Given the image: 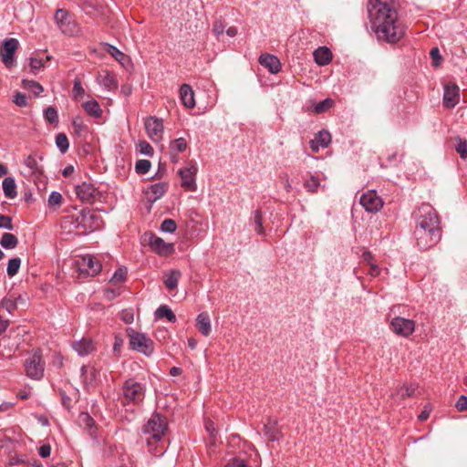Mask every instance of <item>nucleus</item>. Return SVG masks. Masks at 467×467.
Returning <instances> with one entry per match:
<instances>
[{"mask_svg": "<svg viewBox=\"0 0 467 467\" xmlns=\"http://www.w3.org/2000/svg\"><path fill=\"white\" fill-rule=\"evenodd\" d=\"M368 12L378 40L396 44L404 37L406 26L399 19L392 0H368Z\"/></svg>", "mask_w": 467, "mask_h": 467, "instance_id": "f257e3e1", "label": "nucleus"}, {"mask_svg": "<svg viewBox=\"0 0 467 467\" xmlns=\"http://www.w3.org/2000/svg\"><path fill=\"white\" fill-rule=\"evenodd\" d=\"M415 229L441 231L440 220L434 208L428 204H421L413 213Z\"/></svg>", "mask_w": 467, "mask_h": 467, "instance_id": "f03ea898", "label": "nucleus"}, {"mask_svg": "<svg viewBox=\"0 0 467 467\" xmlns=\"http://www.w3.org/2000/svg\"><path fill=\"white\" fill-rule=\"evenodd\" d=\"M146 387L141 382L130 378L126 379L121 387L122 404L123 405H138L141 403L145 398Z\"/></svg>", "mask_w": 467, "mask_h": 467, "instance_id": "7ed1b4c3", "label": "nucleus"}, {"mask_svg": "<svg viewBox=\"0 0 467 467\" xmlns=\"http://www.w3.org/2000/svg\"><path fill=\"white\" fill-rule=\"evenodd\" d=\"M128 335L130 337V346L131 349L142 353L147 357L152 355L154 343L146 334L129 329Z\"/></svg>", "mask_w": 467, "mask_h": 467, "instance_id": "20e7f679", "label": "nucleus"}, {"mask_svg": "<svg viewBox=\"0 0 467 467\" xmlns=\"http://www.w3.org/2000/svg\"><path fill=\"white\" fill-rule=\"evenodd\" d=\"M26 374L32 379H41L44 376L45 363L42 361L41 351L34 349L25 361Z\"/></svg>", "mask_w": 467, "mask_h": 467, "instance_id": "39448f33", "label": "nucleus"}, {"mask_svg": "<svg viewBox=\"0 0 467 467\" xmlns=\"http://www.w3.org/2000/svg\"><path fill=\"white\" fill-rule=\"evenodd\" d=\"M441 231L414 229L416 244L420 250H428L441 240Z\"/></svg>", "mask_w": 467, "mask_h": 467, "instance_id": "423d86ee", "label": "nucleus"}, {"mask_svg": "<svg viewBox=\"0 0 467 467\" xmlns=\"http://www.w3.org/2000/svg\"><path fill=\"white\" fill-rule=\"evenodd\" d=\"M80 274L94 276L101 271V264L90 254L83 255L76 260Z\"/></svg>", "mask_w": 467, "mask_h": 467, "instance_id": "0eeeda50", "label": "nucleus"}, {"mask_svg": "<svg viewBox=\"0 0 467 467\" xmlns=\"http://www.w3.org/2000/svg\"><path fill=\"white\" fill-rule=\"evenodd\" d=\"M167 425L160 414H153L144 426V432L150 434L152 439L160 441L163 436Z\"/></svg>", "mask_w": 467, "mask_h": 467, "instance_id": "6e6552de", "label": "nucleus"}, {"mask_svg": "<svg viewBox=\"0 0 467 467\" xmlns=\"http://www.w3.org/2000/svg\"><path fill=\"white\" fill-rule=\"evenodd\" d=\"M392 331L400 337H409L415 331V322L401 317H395L390 321Z\"/></svg>", "mask_w": 467, "mask_h": 467, "instance_id": "1a4fd4ad", "label": "nucleus"}, {"mask_svg": "<svg viewBox=\"0 0 467 467\" xmlns=\"http://www.w3.org/2000/svg\"><path fill=\"white\" fill-rule=\"evenodd\" d=\"M144 126L148 137L153 142H158L161 140L164 131L161 119L154 116L148 117L144 121Z\"/></svg>", "mask_w": 467, "mask_h": 467, "instance_id": "9d476101", "label": "nucleus"}, {"mask_svg": "<svg viewBox=\"0 0 467 467\" xmlns=\"http://www.w3.org/2000/svg\"><path fill=\"white\" fill-rule=\"evenodd\" d=\"M19 47V42L16 38H6L4 40L0 48V54L3 63L10 67L14 65L15 53Z\"/></svg>", "mask_w": 467, "mask_h": 467, "instance_id": "9b49d317", "label": "nucleus"}, {"mask_svg": "<svg viewBox=\"0 0 467 467\" xmlns=\"http://www.w3.org/2000/svg\"><path fill=\"white\" fill-rule=\"evenodd\" d=\"M359 202L364 207V209L368 213H377L383 206V202L381 198L373 190L368 191L367 192L363 193L360 196Z\"/></svg>", "mask_w": 467, "mask_h": 467, "instance_id": "f8f14e48", "label": "nucleus"}, {"mask_svg": "<svg viewBox=\"0 0 467 467\" xmlns=\"http://www.w3.org/2000/svg\"><path fill=\"white\" fill-rule=\"evenodd\" d=\"M75 192L81 202L88 203L93 202L99 194L94 184L86 182L77 185Z\"/></svg>", "mask_w": 467, "mask_h": 467, "instance_id": "ddd939ff", "label": "nucleus"}, {"mask_svg": "<svg viewBox=\"0 0 467 467\" xmlns=\"http://www.w3.org/2000/svg\"><path fill=\"white\" fill-rule=\"evenodd\" d=\"M197 173V166L196 163H191L189 167L181 169L179 171V175L182 178V187L189 190L195 191L196 183H195V176Z\"/></svg>", "mask_w": 467, "mask_h": 467, "instance_id": "4468645a", "label": "nucleus"}, {"mask_svg": "<svg viewBox=\"0 0 467 467\" xmlns=\"http://www.w3.org/2000/svg\"><path fill=\"white\" fill-rule=\"evenodd\" d=\"M54 18L63 34L73 35L75 33L77 26L68 20V13L66 10L57 9Z\"/></svg>", "mask_w": 467, "mask_h": 467, "instance_id": "2eb2a0df", "label": "nucleus"}, {"mask_svg": "<svg viewBox=\"0 0 467 467\" xmlns=\"http://www.w3.org/2000/svg\"><path fill=\"white\" fill-rule=\"evenodd\" d=\"M460 88L454 83H448L444 86L443 104L447 108H453L459 102Z\"/></svg>", "mask_w": 467, "mask_h": 467, "instance_id": "dca6fc26", "label": "nucleus"}, {"mask_svg": "<svg viewBox=\"0 0 467 467\" xmlns=\"http://www.w3.org/2000/svg\"><path fill=\"white\" fill-rule=\"evenodd\" d=\"M24 166L26 171L23 172L25 176H34L39 178L43 174V169L39 164L38 158L35 155H28L24 160Z\"/></svg>", "mask_w": 467, "mask_h": 467, "instance_id": "f3484780", "label": "nucleus"}, {"mask_svg": "<svg viewBox=\"0 0 467 467\" xmlns=\"http://www.w3.org/2000/svg\"><path fill=\"white\" fill-rule=\"evenodd\" d=\"M150 246L153 251L160 254H170L174 251L173 244L166 243L161 237L152 235L150 238Z\"/></svg>", "mask_w": 467, "mask_h": 467, "instance_id": "a211bd4d", "label": "nucleus"}, {"mask_svg": "<svg viewBox=\"0 0 467 467\" xmlns=\"http://www.w3.org/2000/svg\"><path fill=\"white\" fill-rule=\"evenodd\" d=\"M168 190V184L166 182H158L151 184L148 187L145 192L146 198L150 203L155 202L157 200L161 198Z\"/></svg>", "mask_w": 467, "mask_h": 467, "instance_id": "6ab92c4d", "label": "nucleus"}, {"mask_svg": "<svg viewBox=\"0 0 467 467\" xmlns=\"http://www.w3.org/2000/svg\"><path fill=\"white\" fill-rule=\"evenodd\" d=\"M259 63L261 66L266 67L272 74H276L281 70V63L279 59L274 55H262L259 57Z\"/></svg>", "mask_w": 467, "mask_h": 467, "instance_id": "aec40b11", "label": "nucleus"}, {"mask_svg": "<svg viewBox=\"0 0 467 467\" xmlns=\"http://www.w3.org/2000/svg\"><path fill=\"white\" fill-rule=\"evenodd\" d=\"M180 99L182 103L189 109L195 106L194 92L192 87L188 84H182L180 88Z\"/></svg>", "mask_w": 467, "mask_h": 467, "instance_id": "412c9836", "label": "nucleus"}, {"mask_svg": "<svg viewBox=\"0 0 467 467\" xmlns=\"http://www.w3.org/2000/svg\"><path fill=\"white\" fill-rule=\"evenodd\" d=\"M72 348L82 357L88 355L95 349L92 340L88 338L74 342Z\"/></svg>", "mask_w": 467, "mask_h": 467, "instance_id": "4be33fe9", "label": "nucleus"}, {"mask_svg": "<svg viewBox=\"0 0 467 467\" xmlns=\"http://www.w3.org/2000/svg\"><path fill=\"white\" fill-rule=\"evenodd\" d=\"M314 58L317 65L326 66L332 59V53L327 47H319L314 51Z\"/></svg>", "mask_w": 467, "mask_h": 467, "instance_id": "5701e85b", "label": "nucleus"}, {"mask_svg": "<svg viewBox=\"0 0 467 467\" xmlns=\"http://www.w3.org/2000/svg\"><path fill=\"white\" fill-rule=\"evenodd\" d=\"M196 327L203 336L207 337L210 335L212 327L211 319L207 313L202 312L197 316Z\"/></svg>", "mask_w": 467, "mask_h": 467, "instance_id": "b1692460", "label": "nucleus"}, {"mask_svg": "<svg viewBox=\"0 0 467 467\" xmlns=\"http://www.w3.org/2000/svg\"><path fill=\"white\" fill-rule=\"evenodd\" d=\"M99 84L103 86L108 90H112L117 88V81L113 74L109 71H103L99 74Z\"/></svg>", "mask_w": 467, "mask_h": 467, "instance_id": "393cba45", "label": "nucleus"}, {"mask_svg": "<svg viewBox=\"0 0 467 467\" xmlns=\"http://www.w3.org/2000/svg\"><path fill=\"white\" fill-rule=\"evenodd\" d=\"M2 188L6 198L14 199L16 197V184L13 177H5L2 182Z\"/></svg>", "mask_w": 467, "mask_h": 467, "instance_id": "a878e982", "label": "nucleus"}, {"mask_svg": "<svg viewBox=\"0 0 467 467\" xmlns=\"http://www.w3.org/2000/svg\"><path fill=\"white\" fill-rule=\"evenodd\" d=\"M264 433L268 441H278L281 436V432L276 426L275 421L268 420L264 426Z\"/></svg>", "mask_w": 467, "mask_h": 467, "instance_id": "bb28decb", "label": "nucleus"}, {"mask_svg": "<svg viewBox=\"0 0 467 467\" xmlns=\"http://www.w3.org/2000/svg\"><path fill=\"white\" fill-rule=\"evenodd\" d=\"M181 276L182 273L179 270L171 269L165 275L163 283L169 290H174Z\"/></svg>", "mask_w": 467, "mask_h": 467, "instance_id": "cd10ccee", "label": "nucleus"}, {"mask_svg": "<svg viewBox=\"0 0 467 467\" xmlns=\"http://www.w3.org/2000/svg\"><path fill=\"white\" fill-rule=\"evenodd\" d=\"M84 110L89 115L94 118H100L102 115V109L95 99H90L83 103L82 105Z\"/></svg>", "mask_w": 467, "mask_h": 467, "instance_id": "c85d7f7f", "label": "nucleus"}, {"mask_svg": "<svg viewBox=\"0 0 467 467\" xmlns=\"http://www.w3.org/2000/svg\"><path fill=\"white\" fill-rule=\"evenodd\" d=\"M102 47L104 51H106L108 54H109L112 57H114L117 61H119L121 64H124V62L128 58L123 52H121L113 45H110L109 43H103Z\"/></svg>", "mask_w": 467, "mask_h": 467, "instance_id": "c756f323", "label": "nucleus"}, {"mask_svg": "<svg viewBox=\"0 0 467 467\" xmlns=\"http://www.w3.org/2000/svg\"><path fill=\"white\" fill-rule=\"evenodd\" d=\"M155 317L157 318H166L171 323H175L177 320L175 314L166 305H161L156 309Z\"/></svg>", "mask_w": 467, "mask_h": 467, "instance_id": "7c9ffc66", "label": "nucleus"}, {"mask_svg": "<svg viewBox=\"0 0 467 467\" xmlns=\"http://www.w3.org/2000/svg\"><path fill=\"white\" fill-rule=\"evenodd\" d=\"M22 300L21 296L17 297H5L0 303V307L5 309L8 313L12 314L17 307V302Z\"/></svg>", "mask_w": 467, "mask_h": 467, "instance_id": "2f4dec72", "label": "nucleus"}, {"mask_svg": "<svg viewBox=\"0 0 467 467\" xmlns=\"http://www.w3.org/2000/svg\"><path fill=\"white\" fill-rule=\"evenodd\" d=\"M94 218H95V215L89 210L82 209L79 215L76 218V222H75L76 227L77 228L83 227L84 229H87L88 228V224H87L88 219L92 220Z\"/></svg>", "mask_w": 467, "mask_h": 467, "instance_id": "473e14b6", "label": "nucleus"}, {"mask_svg": "<svg viewBox=\"0 0 467 467\" xmlns=\"http://www.w3.org/2000/svg\"><path fill=\"white\" fill-rule=\"evenodd\" d=\"M18 240L16 235L10 233H5L0 240V244L5 249H14L16 247Z\"/></svg>", "mask_w": 467, "mask_h": 467, "instance_id": "72a5a7b5", "label": "nucleus"}, {"mask_svg": "<svg viewBox=\"0 0 467 467\" xmlns=\"http://www.w3.org/2000/svg\"><path fill=\"white\" fill-rule=\"evenodd\" d=\"M252 223L254 225V231L258 234H260V235H265V228L263 226V216H262V213H261L260 210L254 211V217L252 219Z\"/></svg>", "mask_w": 467, "mask_h": 467, "instance_id": "f704fd0d", "label": "nucleus"}, {"mask_svg": "<svg viewBox=\"0 0 467 467\" xmlns=\"http://www.w3.org/2000/svg\"><path fill=\"white\" fill-rule=\"evenodd\" d=\"M22 88L32 91L36 96H38L43 92L44 88L42 85L35 80L23 79Z\"/></svg>", "mask_w": 467, "mask_h": 467, "instance_id": "c9c22d12", "label": "nucleus"}, {"mask_svg": "<svg viewBox=\"0 0 467 467\" xmlns=\"http://www.w3.org/2000/svg\"><path fill=\"white\" fill-rule=\"evenodd\" d=\"M187 142L183 138H178L171 141L170 143V151L171 153H180L186 150Z\"/></svg>", "mask_w": 467, "mask_h": 467, "instance_id": "e433bc0d", "label": "nucleus"}, {"mask_svg": "<svg viewBox=\"0 0 467 467\" xmlns=\"http://www.w3.org/2000/svg\"><path fill=\"white\" fill-rule=\"evenodd\" d=\"M314 140L317 141L318 146H320L321 148H325L329 144L331 140V136L328 131L321 130L316 134Z\"/></svg>", "mask_w": 467, "mask_h": 467, "instance_id": "4c0bfd02", "label": "nucleus"}, {"mask_svg": "<svg viewBox=\"0 0 467 467\" xmlns=\"http://www.w3.org/2000/svg\"><path fill=\"white\" fill-rule=\"evenodd\" d=\"M20 265H21V259L19 257L11 258L8 261L7 269H6L8 276H10V277L15 276L18 273Z\"/></svg>", "mask_w": 467, "mask_h": 467, "instance_id": "58836bf2", "label": "nucleus"}, {"mask_svg": "<svg viewBox=\"0 0 467 467\" xmlns=\"http://www.w3.org/2000/svg\"><path fill=\"white\" fill-rule=\"evenodd\" d=\"M44 118L50 124L57 125L58 123V114L54 107L50 106L45 109Z\"/></svg>", "mask_w": 467, "mask_h": 467, "instance_id": "ea45409f", "label": "nucleus"}, {"mask_svg": "<svg viewBox=\"0 0 467 467\" xmlns=\"http://www.w3.org/2000/svg\"><path fill=\"white\" fill-rule=\"evenodd\" d=\"M56 145L61 153H66L69 148L67 137L64 133H58L56 136Z\"/></svg>", "mask_w": 467, "mask_h": 467, "instance_id": "a19ab883", "label": "nucleus"}, {"mask_svg": "<svg viewBox=\"0 0 467 467\" xmlns=\"http://www.w3.org/2000/svg\"><path fill=\"white\" fill-rule=\"evenodd\" d=\"M128 270L126 267H119L113 274L110 282L114 284L122 283L126 280Z\"/></svg>", "mask_w": 467, "mask_h": 467, "instance_id": "79ce46f5", "label": "nucleus"}, {"mask_svg": "<svg viewBox=\"0 0 467 467\" xmlns=\"http://www.w3.org/2000/svg\"><path fill=\"white\" fill-rule=\"evenodd\" d=\"M151 163L148 160H139L135 164V171L139 174H146L150 169Z\"/></svg>", "mask_w": 467, "mask_h": 467, "instance_id": "37998d69", "label": "nucleus"}, {"mask_svg": "<svg viewBox=\"0 0 467 467\" xmlns=\"http://www.w3.org/2000/svg\"><path fill=\"white\" fill-rule=\"evenodd\" d=\"M320 185L319 180L316 176H311L309 180L306 181L304 183L305 188L309 192H316Z\"/></svg>", "mask_w": 467, "mask_h": 467, "instance_id": "c03bdc74", "label": "nucleus"}, {"mask_svg": "<svg viewBox=\"0 0 467 467\" xmlns=\"http://www.w3.org/2000/svg\"><path fill=\"white\" fill-rule=\"evenodd\" d=\"M138 149L142 155L150 157L154 154L152 146L146 140L140 141L138 144Z\"/></svg>", "mask_w": 467, "mask_h": 467, "instance_id": "a18cd8bd", "label": "nucleus"}, {"mask_svg": "<svg viewBox=\"0 0 467 467\" xmlns=\"http://www.w3.org/2000/svg\"><path fill=\"white\" fill-rule=\"evenodd\" d=\"M177 224L172 219H165L161 224V230L164 233L172 234L176 231Z\"/></svg>", "mask_w": 467, "mask_h": 467, "instance_id": "49530a36", "label": "nucleus"}, {"mask_svg": "<svg viewBox=\"0 0 467 467\" xmlns=\"http://www.w3.org/2000/svg\"><path fill=\"white\" fill-rule=\"evenodd\" d=\"M63 197L58 192H52L48 196V205L50 207H58L61 205Z\"/></svg>", "mask_w": 467, "mask_h": 467, "instance_id": "de8ad7c7", "label": "nucleus"}, {"mask_svg": "<svg viewBox=\"0 0 467 467\" xmlns=\"http://www.w3.org/2000/svg\"><path fill=\"white\" fill-rule=\"evenodd\" d=\"M333 105V100L331 99H326L320 102H318L314 109L316 113H322L330 109Z\"/></svg>", "mask_w": 467, "mask_h": 467, "instance_id": "09e8293b", "label": "nucleus"}, {"mask_svg": "<svg viewBox=\"0 0 467 467\" xmlns=\"http://www.w3.org/2000/svg\"><path fill=\"white\" fill-rule=\"evenodd\" d=\"M72 93L75 99H80L85 94V89L82 87L81 81L78 78L74 80Z\"/></svg>", "mask_w": 467, "mask_h": 467, "instance_id": "8fccbe9b", "label": "nucleus"}, {"mask_svg": "<svg viewBox=\"0 0 467 467\" xmlns=\"http://www.w3.org/2000/svg\"><path fill=\"white\" fill-rule=\"evenodd\" d=\"M0 228L10 231L13 230L14 225L12 223V218L10 216L0 213Z\"/></svg>", "mask_w": 467, "mask_h": 467, "instance_id": "3c124183", "label": "nucleus"}, {"mask_svg": "<svg viewBox=\"0 0 467 467\" xmlns=\"http://www.w3.org/2000/svg\"><path fill=\"white\" fill-rule=\"evenodd\" d=\"M78 421L88 429L95 425L94 420L88 413H81L78 417Z\"/></svg>", "mask_w": 467, "mask_h": 467, "instance_id": "603ef678", "label": "nucleus"}, {"mask_svg": "<svg viewBox=\"0 0 467 467\" xmlns=\"http://www.w3.org/2000/svg\"><path fill=\"white\" fill-rule=\"evenodd\" d=\"M14 103L18 107H26L27 105V98L25 94L16 92L14 96Z\"/></svg>", "mask_w": 467, "mask_h": 467, "instance_id": "864d4df0", "label": "nucleus"}, {"mask_svg": "<svg viewBox=\"0 0 467 467\" xmlns=\"http://www.w3.org/2000/svg\"><path fill=\"white\" fill-rule=\"evenodd\" d=\"M455 408L459 411H465V410H467V397L464 396V395L460 396L458 400L455 403Z\"/></svg>", "mask_w": 467, "mask_h": 467, "instance_id": "5fc2aeb1", "label": "nucleus"}, {"mask_svg": "<svg viewBox=\"0 0 467 467\" xmlns=\"http://www.w3.org/2000/svg\"><path fill=\"white\" fill-rule=\"evenodd\" d=\"M457 152L462 159L467 157V140H461L456 147Z\"/></svg>", "mask_w": 467, "mask_h": 467, "instance_id": "6e6d98bb", "label": "nucleus"}, {"mask_svg": "<svg viewBox=\"0 0 467 467\" xmlns=\"http://www.w3.org/2000/svg\"><path fill=\"white\" fill-rule=\"evenodd\" d=\"M430 56L433 60V65L437 67L440 64L441 57L440 55V50L438 47H432L430 51Z\"/></svg>", "mask_w": 467, "mask_h": 467, "instance_id": "4d7b16f0", "label": "nucleus"}, {"mask_svg": "<svg viewBox=\"0 0 467 467\" xmlns=\"http://www.w3.org/2000/svg\"><path fill=\"white\" fill-rule=\"evenodd\" d=\"M63 365V358L60 354H54L51 361V366L59 369Z\"/></svg>", "mask_w": 467, "mask_h": 467, "instance_id": "13d9d810", "label": "nucleus"}, {"mask_svg": "<svg viewBox=\"0 0 467 467\" xmlns=\"http://www.w3.org/2000/svg\"><path fill=\"white\" fill-rule=\"evenodd\" d=\"M225 467H247L244 460L240 458H234L231 462H229Z\"/></svg>", "mask_w": 467, "mask_h": 467, "instance_id": "bf43d9fd", "label": "nucleus"}, {"mask_svg": "<svg viewBox=\"0 0 467 467\" xmlns=\"http://www.w3.org/2000/svg\"><path fill=\"white\" fill-rule=\"evenodd\" d=\"M38 453L42 458H47L51 453V446L49 444H44L40 446Z\"/></svg>", "mask_w": 467, "mask_h": 467, "instance_id": "052dcab7", "label": "nucleus"}, {"mask_svg": "<svg viewBox=\"0 0 467 467\" xmlns=\"http://www.w3.org/2000/svg\"><path fill=\"white\" fill-rule=\"evenodd\" d=\"M72 125H73L76 132H80L82 130L85 129V125H84L82 119L79 117H76L73 119Z\"/></svg>", "mask_w": 467, "mask_h": 467, "instance_id": "680f3d73", "label": "nucleus"}, {"mask_svg": "<svg viewBox=\"0 0 467 467\" xmlns=\"http://www.w3.org/2000/svg\"><path fill=\"white\" fill-rule=\"evenodd\" d=\"M43 67V61L40 58L32 57L30 59V67L33 70H38Z\"/></svg>", "mask_w": 467, "mask_h": 467, "instance_id": "e2e57ef3", "label": "nucleus"}, {"mask_svg": "<svg viewBox=\"0 0 467 467\" xmlns=\"http://www.w3.org/2000/svg\"><path fill=\"white\" fill-rule=\"evenodd\" d=\"M213 30L214 34L219 36L223 34L224 25L222 22L217 21L213 24Z\"/></svg>", "mask_w": 467, "mask_h": 467, "instance_id": "0e129e2a", "label": "nucleus"}, {"mask_svg": "<svg viewBox=\"0 0 467 467\" xmlns=\"http://www.w3.org/2000/svg\"><path fill=\"white\" fill-rule=\"evenodd\" d=\"M119 295V292L118 290L107 288L104 291V296L107 299L112 300L115 297H117Z\"/></svg>", "mask_w": 467, "mask_h": 467, "instance_id": "69168bd1", "label": "nucleus"}, {"mask_svg": "<svg viewBox=\"0 0 467 467\" xmlns=\"http://www.w3.org/2000/svg\"><path fill=\"white\" fill-rule=\"evenodd\" d=\"M123 339L119 336H115L114 338V345H113V351L115 353L119 352L121 347L123 346Z\"/></svg>", "mask_w": 467, "mask_h": 467, "instance_id": "338daca9", "label": "nucleus"}, {"mask_svg": "<svg viewBox=\"0 0 467 467\" xmlns=\"http://www.w3.org/2000/svg\"><path fill=\"white\" fill-rule=\"evenodd\" d=\"M414 387L413 386H405L404 388H402L401 389V397L402 398H406V397H410L413 395L414 393Z\"/></svg>", "mask_w": 467, "mask_h": 467, "instance_id": "774afa93", "label": "nucleus"}]
</instances>
